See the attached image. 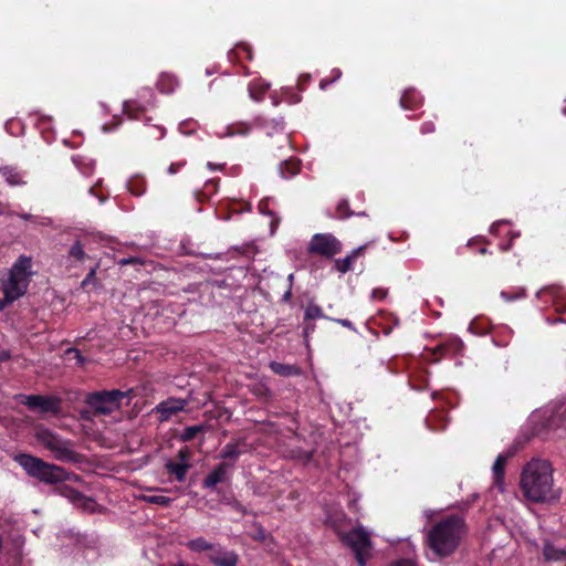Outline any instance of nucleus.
<instances>
[{"mask_svg":"<svg viewBox=\"0 0 566 566\" xmlns=\"http://www.w3.org/2000/svg\"><path fill=\"white\" fill-rule=\"evenodd\" d=\"M520 489L523 496L533 503H551L560 497V491L554 484V469L544 459H532L523 467Z\"/></svg>","mask_w":566,"mask_h":566,"instance_id":"nucleus-1","label":"nucleus"},{"mask_svg":"<svg viewBox=\"0 0 566 566\" xmlns=\"http://www.w3.org/2000/svg\"><path fill=\"white\" fill-rule=\"evenodd\" d=\"M464 535V521L458 515H450L428 531L426 544L437 557L444 558L457 551Z\"/></svg>","mask_w":566,"mask_h":566,"instance_id":"nucleus-2","label":"nucleus"},{"mask_svg":"<svg viewBox=\"0 0 566 566\" xmlns=\"http://www.w3.org/2000/svg\"><path fill=\"white\" fill-rule=\"evenodd\" d=\"M32 260L29 256L20 255L11 269L0 273V289L8 298L18 300L28 290L32 275Z\"/></svg>","mask_w":566,"mask_h":566,"instance_id":"nucleus-3","label":"nucleus"},{"mask_svg":"<svg viewBox=\"0 0 566 566\" xmlns=\"http://www.w3.org/2000/svg\"><path fill=\"white\" fill-rule=\"evenodd\" d=\"M14 460L30 476L36 478L45 483L53 484L62 482L67 475L62 468L44 462L40 458L30 454H18L14 457Z\"/></svg>","mask_w":566,"mask_h":566,"instance_id":"nucleus-4","label":"nucleus"},{"mask_svg":"<svg viewBox=\"0 0 566 566\" xmlns=\"http://www.w3.org/2000/svg\"><path fill=\"white\" fill-rule=\"evenodd\" d=\"M36 440L48 450L54 459L63 462L76 461V453L72 450L70 442L45 428H39L35 432Z\"/></svg>","mask_w":566,"mask_h":566,"instance_id":"nucleus-5","label":"nucleus"},{"mask_svg":"<svg viewBox=\"0 0 566 566\" xmlns=\"http://www.w3.org/2000/svg\"><path fill=\"white\" fill-rule=\"evenodd\" d=\"M339 538L353 549L358 564L365 566L366 559L370 556V533L359 525L347 533H339Z\"/></svg>","mask_w":566,"mask_h":566,"instance_id":"nucleus-6","label":"nucleus"},{"mask_svg":"<svg viewBox=\"0 0 566 566\" xmlns=\"http://www.w3.org/2000/svg\"><path fill=\"white\" fill-rule=\"evenodd\" d=\"M127 392L114 389L109 391L93 392L87 397V403L97 412L109 415L119 409L120 401Z\"/></svg>","mask_w":566,"mask_h":566,"instance_id":"nucleus-7","label":"nucleus"},{"mask_svg":"<svg viewBox=\"0 0 566 566\" xmlns=\"http://www.w3.org/2000/svg\"><path fill=\"white\" fill-rule=\"evenodd\" d=\"M18 399L29 409L41 413L57 415L61 410V399L55 396L20 395Z\"/></svg>","mask_w":566,"mask_h":566,"instance_id":"nucleus-8","label":"nucleus"},{"mask_svg":"<svg viewBox=\"0 0 566 566\" xmlns=\"http://www.w3.org/2000/svg\"><path fill=\"white\" fill-rule=\"evenodd\" d=\"M308 251L329 259L342 251V243L329 233H317L313 235Z\"/></svg>","mask_w":566,"mask_h":566,"instance_id":"nucleus-9","label":"nucleus"},{"mask_svg":"<svg viewBox=\"0 0 566 566\" xmlns=\"http://www.w3.org/2000/svg\"><path fill=\"white\" fill-rule=\"evenodd\" d=\"M187 405V400L171 397L159 402L153 409V413L158 415V420L160 422H166L170 420L176 413L185 410Z\"/></svg>","mask_w":566,"mask_h":566,"instance_id":"nucleus-10","label":"nucleus"},{"mask_svg":"<svg viewBox=\"0 0 566 566\" xmlns=\"http://www.w3.org/2000/svg\"><path fill=\"white\" fill-rule=\"evenodd\" d=\"M209 559L218 566H237L238 555L234 552L227 551L220 545L214 544L209 553Z\"/></svg>","mask_w":566,"mask_h":566,"instance_id":"nucleus-11","label":"nucleus"},{"mask_svg":"<svg viewBox=\"0 0 566 566\" xmlns=\"http://www.w3.org/2000/svg\"><path fill=\"white\" fill-rule=\"evenodd\" d=\"M512 457L510 452L500 453L492 467V473L494 479V486L497 488L500 492H504L505 482H504V470L509 459Z\"/></svg>","mask_w":566,"mask_h":566,"instance_id":"nucleus-12","label":"nucleus"},{"mask_svg":"<svg viewBox=\"0 0 566 566\" xmlns=\"http://www.w3.org/2000/svg\"><path fill=\"white\" fill-rule=\"evenodd\" d=\"M229 473V465L220 463L217 465L203 480L202 486L205 489H213L218 483L223 482Z\"/></svg>","mask_w":566,"mask_h":566,"instance_id":"nucleus-13","label":"nucleus"},{"mask_svg":"<svg viewBox=\"0 0 566 566\" xmlns=\"http://www.w3.org/2000/svg\"><path fill=\"white\" fill-rule=\"evenodd\" d=\"M365 247H359L350 252L347 256L343 259H337L334 263V268L339 273L344 274L352 270V265L354 261L359 256Z\"/></svg>","mask_w":566,"mask_h":566,"instance_id":"nucleus-14","label":"nucleus"},{"mask_svg":"<svg viewBox=\"0 0 566 566\" xmlns=\"http://www.w3.org/2000/svg\"><path fill=\"white\" fill-rule=\"evenodd\" d=\"M0 175L10 186H22L25 184L24 175L13 167L0 168Z\"/></svg>","mask_w":566,"mask_h":566,"instance_id":"nucleus-15","label":"nucleus"},{"mask_svg":"<svg viewBox=\"0 0 566 566\" xmlns=\"http://www.w3.org/2000/svg\"><path fill=\"white\" fill-rule=\"evenodd\" d=\"M165 468L168 473L174 474L178 482H184L187 476V472L190 469V464H182L168 460L165 463Z\"/></svg>","mask_w":566,"mask_h":566,"instance_id":"nucleus-16","label":"nucleus"},{"mask_svg":"<svg viewBox=\"0 0 566 566\" xmlns=\"http://www.w3.org/2000/svg\"><path fill=\"white\" fill-rule=\"evenodd\" d=\"M420 104H421V97L413 90L406 91L400 98V105L402 108H406V109L416 108Z\"/></svg>","mask_w":566,"mask_h":566,"instance_id":"nucleus-17","label":"nucleus"},{"mask_svg":"<svg viewBox=\"0 0 566 566\" xmlns=\"http://www.w3.org/2000/svg\"><path fill=\"white\" fill-rule=\"evenodd\" d=\"M213 543L208 542L203 537H197L186 543V546L195 553L211 552Z\"/></svg>","mask_w":566,"mask_h":566,"instance_id":"nucleus-18","label":"nucleus"},{"mask_svg":"<svg viewBox=\"0 0 566 566\" xmlns=\"http://www.w3.org/2000/svg\"><path fill=\"white\" fill-rule=\"evenodd\" d=\"M269 87L270 85L262 80L252 81L249 85V93L251 98L254 101H260Z\"/></svg>","mask_w":566,"mask_h":566,"instance_id":"nucleus-19","label":"nucleus"},{"mask_svg":"<svg viewBox=\"0 0 566 566\" xmlns=\"http://www.w3.org/2000/svg\"><path fill=\"white\" fill-rule=\"evenodd\" d=\"M270 368L272 369L273 373L281 376H292L300 374V369L296 366L281 364L276 361H272L270 364Z\"/></svg>","mask_w":566,"mask_h":566,"instance_id":"nucleus-20","label":"nucleus"},{"mask_svg":"<svg viewBox=\"0 0 566 566\" xmlns=\"http://www.w3.org/2000/svg\"><path fill=\"white\" fill-rule=\"evenodd\" d=\"M300 170L298 161L295 159L285 160L280 165L281 176L285 179L295 176Z\"/></svg>","mask_w":566,"mask_h":566,"instance_id":"nucleus-21","label":"nucleus"},{"mask_svg":"<svg viewBox=\"0 0 566 566\" xmlns=\"http://www.w3.org/2000/svg\"><path fill=\"white\" fill-rule=\"evenodd\" d=\"M145 107L140 106L135 101H126L123 104V111L129 118H138V115L143 112H145Z\"/></svg>","mask_w":566,"mask_h":566,"instance_id":"nucleus-22","label":"nucleus"},{"mask_svg":"<svg viewBox=\"0 0 566 566\" xmlns=\"http://www.w3.org/2000/svg\"><path fill=\"white\" fill-rule=\"evenodd\" d=\"M543 554L547 560H559L566 556V553L564 551L558 549L551 544H546L544 546Z\"/></svg>","mask_w":566,"mask_h":566,"instance_id":"nucleus-23","label":"nucleus"},{"mask_svg":"<svg viewBox=\"0 0 566 566\" xmlns=\"http://www.w3.org/2000/svg\"><path fill=\"white\" fill-rule=\"evenodd\" d=\"M203 430V426L187 427L180 432L179 439L184 442L191 441L197 434L201 433Z\"/></svg>","mask_w":566,"mask_h":566,"instance_id":"nucleus-24","label":"nucleus"},{"mask_svg":"<svg viewBox=\"0 0 566 566\" xmlns=\"http://www.w3.org/2000/svg\"><path fill=\"white\" fill-rule=\"evenodd\" d=\"M241 451L238 449V446L234 443H228L221 450L220 457L222 459H232L235 460L240 455Z\"/></svg>","mask_w":566,"mask_h":566,"instance_id":"nucleus-25","label":"nucleus"},{"mask_svg":"<svg viewBox=\"0 0 566 566\" xmlns=\"http://www.w3.org/2000/svg\"><path fill=\"white\" fill-rule=\"evenodd\" d=\"M144 500L148 503L157 504L165 507L169 506L172 502L170 497L164 495L145 496Z\"/></svg>","mask_w":566,"mask_h":566,"instance_id":"nucleus-26","label":"nucleus"},{"mask_svg":"<svg viewBox=\"0 0 566 566\" xmlns=\"http://www.w3.org/2000/svg\"><path fill=\"white\" fill-rule=\"evenodd\" d=\"M70 255L76 259L77 261H83L86 256L82 244L76 241L70 249Z\"/></svg>","mask_w":566,"mask_h":566,"instance_id":"nucleus-27","label":"nucleus"},{"mask_svg":"<svg viewBox=\"0 0 566 566\" xmlns=\"http://www.w3.org/2000/svg\"><path fill=\"white\" fill-rule=\"evenodd\" d=\"M305 317L310 319L324 317L323 312L317 305H310L305 311Z\"/></svg>","mask_w":566,"mask_h":566,"instance_id":"nucleus-28","label":"nucleus"},{"mask_svg":"<svg viewBox=\"0 0 566 566\" xmlns=\"http://www.w3.org/2000/svg\"><path fill=\"white\" fill-rule=\"evenodd\" d=\"M177 458H178V463L190 464L189 463V460H190V450H189V448L185 447V448L179 449V451L177 453Z\"/></svg>","mask_w":566,"mask_h":566,"instance_id":"nucleus-29","label":"nucleus"},{"mask_svg":"<svg viewBox=\"0 0 566 566\" xmlns=\"http://www.w3.org/2000/svg\"><path fill=\"white\" fill-rule=\"evenodd\" d=\"M337 214L339 218H346L349 217L350 213L348 212V202L347 201H340L337 205Z\"/></svg>","mask_w":566,"mask_h":566,"instance_id":"nucleus-30","label":"nucleus"},{"mask_svg":"<svg viewBox=\"0 0 566 566\" xmlns=\"http://www.w3.org/2000/svg\"><path fill=\"white\" fill-rule=\"evenodd\" d=\"M66 355L74 358L78 365H82L84 363V357L76 348H69L66 350Z\"/></svg>","mask_w":566,"mask_h":566,"instance_id":"nucleus-31","label":"nucleus"},{"mask_svg":"<svg viewBox=\"0 0 566 566\" xmlns=\"http://www.w3.org/2000/svg\"><path fill=\"white\" fill-rule=\"evenodd\" d=\"M15 216L19 217L22 220H34L39 224H46V222H45L46 219L38 218V217H34V216H32L30 213H17Z\"/></svg>","mask_w":566,"mask_h":566,"instance_id":"nucleus-32","label":"nucleus"},{"mask_svg":"<svg viewBox=\"0 0 566 566\" xmlns=\"http://www.w3.org/2000/svg\"><path fill=\"white\" fill-rule=\"evenodd\" d=\"M387 294H388V291L386 289L377 287V289L373 290L370 296L373 300H384V298H386Z\"/></svg>","mask_w":566,"mask_h":566,"instance_id":"nucleus-33","label":"nucleus"},{"mask_svg":"<svg viewBox=\"0 0 566 566\" xmlns=\"http://www.w3.org/2000/svg\"><path fill=\"white\" fill-rule=\"evenodd\" d=\"M524 296V292L521 291L520 293L517 294H510L507 292H501V297L506 301V302H511V301H514L516 298H520V297H523Z\"/></svg>","mask_w":566,"mask_h":566,"instance_id":"nucleus-34","label":"nucleus"},{"mask_svg":"<svg viewBox=\"0 0 566 566\" xmlns=\"http://www.w3.org/2000/svg\"><path fill=\"white\" fill-rule=\"evenodd\" d=\"M336 323L340 324L342 326L350 329V331H356L355 326L353 325V323L346 318H337V319H334Z\"/></svg>","mask_w":566,"mask_h":566,"instance_id":"nucleus-35","label":"nucleus"},{"mask_svg":"<svg viewBox=\"0 0 566 566\" xmlns=\"http://www.w3.org/2000/svg\"><path fill=\"white\" fill-rule=\"evenodd\" d=\"M238 133H240V134H247V133H248V128L242 129V130H234V129H232V128H230V127H229V128H227V133H224V134H220L219 136H220V137L233 136V135H235V134H238Z\"/></svg>","mask_w":566,"mask_h":566,"instance_id":"nucleus-36","label":"nucleus"},{"mask_svg":"<svg viewBox=\"0 0 566 566\" xmlns=\"http://www.w3.org/2000/svg\"><path fill=\"white\" fill-rule=\"evenodd\" d=\"M185 165V163H174L169 166L168 168V172L170 175H174L176 174L182 166Z\"/></svg>","mask_w":566,"mask_h":566,"instance_id":"nucleus-37","label":"nucleus"},{"mask_svg":"<svg viewBox=\"0 0 566 566\" xmlns=\"http://www.w3.org/2000/svg\"><path fill=\"white\" fill-rule=\"evenodd\" d=\"M15 300L8 298V295H3L0 300V311H3L9 304L13 303Z\"/></svg>","mask_w":566,"mask_h":566,"instance_id":"nucleus-38","label":"nucleus"},{"mask_svg":"<svg viewBox=\"0 0 566 566\" xmlns=\"http://www.w3.org/2000/svg\"><path fill=\"white\" fill-rule=\"evenodd\" d=\"M433 130H434V125L432 123H424L421 126V133L422 134H428V133H431Z\"/></svg>","mask_w":566,"mask_h":566,"instance_id":"nucleus-39","label":"nucleus"},{"mask_svg":"<svg viewBox=\"0 0 566 566\" xmlns=\"http://www.w3.org/2000/svg\"><path fill=\"white\" fill-rule=\"evenodd\" d=\"M95 273H96V269H92L88 274L86 275V277L84 279V281L82 282L83 285H86L88 282H91L94 276H95Z\"/></svg>","mask_w":566,"mask_h":566,"instance_id":"nucleus-40","label":"nucleus"},{"mask_svg":"<svg viewBox=\"0 0 566 566\" xmlns=\"http://www.w3.org/2000/svg\"><path fill=\"white\" fill-rule=\"evenodd\" d=\"M391 566H416V564L412 560L403 559V560L397 562L396 564H392Z\"/></svg>","mask_w":566,"mask_h":566,"instance_id":"nucleus-41","label":"nucleus"},{"mask_svg":"<svg viewBox=\"0 0 566 566\" xmlns=\"http://www.w3.org/2000/svg\"><path fill=\"white\" fill-rule=\"evenodd\" d=\"M259 210H260L262 213H268V203H266V202H260V205H259ZM269 214H271V212H269Z\"/></svg>","mask_w":566,"mask_h":566,"instance_id":"nucleus-42","label":"nucleus"},{"mask_svg":"<svg viewBox=\"0 0 566 566\" xmlns=\"http://www.w3.org/2000/svg\"><path fill=\"white\" fill-rule=\"evenodd\" d=\"M10 358V354L7 350H0V361H4Z\"/></svg>","mask_w":566,"mask_h":566,"instance_id":"nucleus-43","label":"nucleus"},{"mask_svg":"<svg viewBox=\"0 0 566 566\" xmlns=\"http://www.w3.org/2000/svg\"><path fill=\"white\" fill-rule=\"evenodd\" d=\"M333 81H334V80L328 81V80L324 78V80H322V81L319 82V87H321L322 90H325V88H326V86H327V85H329Z\"/></svg>","mask_w":566,"mask_h":566,"instance_id":"nucleus-44","label":"nucleus"},{"mask_svg":"<svg viewBox=\"0 0 566 566\" xmlns=\"http://www.w3.org/2000/svg\"><path fill=\"white\" fill-rule=\"evenodd\" d=\"M207 166L210 170H216V169L222 168V165H214L213 163H208Z\"/></svg>","mask_w":566,"mask_h":566,"instance_id":"nucleus-45","label":"nucleus"},{"mask_svg":"<svg viewBox=\"0 0 566 566\" xmlns=\"http://www.w3.org/2000/svg\"><path fill=\"white\" fill-rule=\"evenodd\" d=\"M154 129H155V130H158V133H159V135H158V136H156V138L160 139V138H163V137H164V135H165V129H164L163 127H155Z\"/></svg>","mask_w":566,"mask_h":566,"instance_id":"nucleus-46","label":"nucleus"},{"mask_svg":"<svg viewBox=\"0 0 566 566\" xmlns=\"http://www.w3.org/2000/svg\"><path fill=\"white\" fill-rule=\"evenodd\" d=\"M129 190H130V192H132V193H134L135 196H140V195H143V193H144V188H140V189H138V190H135V189H133L132 187H129Z\"/></svg>","mask_w":566,"mask_h":566,"instance_id":"nucleus-47","label":"nucleus"},{"mask_svg":"<svg viewBox=\"0 0 566 566\" xmlns=\"http://www.w3.org/2000/svg\"><path fill=\"white\" fill-rule=\"evenodd\" d=\"M333 73L335 74L334 80H335V78H339V77H340V75H342V72H340L339 70H334V71H333Z\"/></svg>","mask_w":566,"mask_h":566,"instance_id":"nucleus-48","label":"nucleus"},{"mask_svg":"<svg viewBox=\"0 0 566 566\" xmlns=\"http://www.w3.org/2000/svg\"><path fill=\"white\" fill-rule=\"evenodd\" d=\"M276 226H277V221L272 220V222H271L272 232H274V229Z\"/></svg>","mask_w":566,"mask_h":566,"instance_id":"nucleus-49","label":"nucleus"},{"mask_svg":"<svg viewBox=\"0 0 566 566\" xmlns=\"http://www.w3.org/2000/svg\"><path fill=\"white\" fill-rule=\"evenodd\" d=\"M486 252H488V250H486L485 248H481V249H480V253H481V254H485Z\"/></svg>","mask_w":566,"mask_h":566,"instance_id":"nucleus-50","label":"nucleus"},{"mask_svg":"<svg viewBox=\"0 0 566 566\" xmlns=\"http://www.w3.org/2000/svg\"><path fill=\"white\" fill-rule=\"evenodd\" d=\"M290 295H291V292L290 291L286 292L285 295H284V300H289Z\"/></svg>","mask_w":566,"mask_h":566,"instance_id":"nucleus-51","label":"nucleus"},{"mask_svg":"<svg viewBox=\"0 0 566 566\" xmlns=\"http://www.w3.org/2000/svg\"><path fill=\"white\" fill-rule=\"evenodd\" d=\"M129 262H130V260H128V259H124V260L122 261V264H126V263H129Z\"/></svg>","mask_w":566,"mask_h":566,"instance_id":"nucleus-52","label":"nucleus"},{"mask_svg":"<svg viewBox=\"0 0 566 566\" xmlns=\"http://www.w3.org/2000/svg\"><path fill=\"white\" fill-rule=\"evenodd\" d=\"M81 497L82 496L78 493H76L74 499H81Z\"/></svg>","mask_w":566,"mask_h":566,"instance_id":"nucleus-53","label":"nucleus"},{"mask_svg":"<svg viewBox=\"0 0 566 566\" xmlns=\"http://www.w3.org/2000/svg\"><path fill=\"white\" fill-rule=\"evenodd\" d=\"M496 227V223L492 224L491 230L493 231Z\"/></svg>","mask_w":566,"mask_h":566,"instance_id":"nucleus-54","label":"nucleus"},{"mask_svg":"<svg viewBox=\"0 0 566 566\" xmlns=\"http://www.w3.org/2000/svg\"><path fill=\"white\" fill-rule=\"evenodd\" d=\"M1 213H2V212L0 211V214H1Z\"/></svg>","mask_w":566,"mask_h":566,"instance_id":"nucleus-55","label":"nucleus"}]
</instances>
